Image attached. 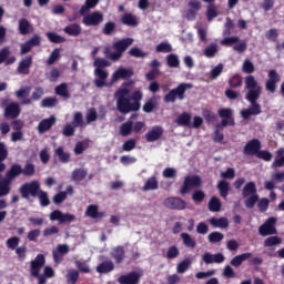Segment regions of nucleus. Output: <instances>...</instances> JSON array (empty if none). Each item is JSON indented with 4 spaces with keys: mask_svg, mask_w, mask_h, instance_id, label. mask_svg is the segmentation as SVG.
<instances>
[{
    "mask_svg": "<svg viewBox=\"0 0 284 284\" xmlns=\"http://www.w3.org/2000/svg\"><path fill=\"white\" fill-rule=\"evenodd\" d=\"M116 101V110L121 114H130V112H139L141 110V101H143V93L141 90L131 91L123 84L114 93Z\"/></svg>",
    "mask_w": 284,
    "mask_h": 284,
    "instance_id": "nucleus-1",
    "label": "nucleus"
},
{
    "mask_svg": "<svg viewBox=\"0 0 284 284\" xmlns=\"http://www.w3.org/2000/svg\"><path fill=\"white\" fill-rule=\"evenodd\" d=\"M245 88L247 91L246 99L251 102V106L241 111V115L243 119L247 120L250 116H256L261 114V104L256 101L261 98V92H263V88L258 85V82L254 78V75H247L245 78Z\"/></svg>",
    "mask_w": 284,
    "mask_h": 284,
    "instance_id": "nucleus-2",
    "label": "nucleus"
},
{
    "mask_svg": "<svg viewBox=\"0 0 284 284\" xmlns=\"http://www.w3.org/2000/svg\"><path fill=\"white\" fill-rule=\"evenodd\" d=\"M45 265V256L43 254L37 255V257L30 263V274L34 278H38V284L48 283V278H52L54 276V270L50 266L44 267V274H41V270Z\"/></svg>",
    "mask_w": 284,
    "mask_h": 284,
    "instance_id": "nucleus-3",
    "label": "nucleus"
},
{
    "mask_svg": "<svg viewBox=\"0 0 284 284\" xmlns=\"http://www.w3.org/2000/svg\"><path fill=\"white\" fill-rule=\"evenodd\" d=\"M132 43H134V39L132 38L122 39L113 44L116 52H112L110 47H106L104 49V54L106 59H111V61H119L120 58L123 57L124 50H126L129 45H132Z\"/></svg>",
    "mask_w": 284,
    "mask_h": 284,
    "instance_id": "nucleus-4",
    "label": "nucleus"
},
{
    "mask_svg": "<svg viewBox=\"0 0 284 284\" xmlns=\"http://www.w3.org/2000/svg\"><path fill=\"white\" fill-rule=\"evenodd\" d=\"M193 85L192 83H181L178 88L171 90L165 97H164V102L165 103H174L178 99L180 101H183L185 99V92L187 90H192Z\"/></svg>",
    "mask_w": 284,
    "mask_h": 284,
    "instance_id": "nucleus-5",
    "label": "nucleus"
},
{
    "mask_svg": "<svg viewBox=\"0 0 284 284\" xmlns=\"http://www.w3.org/2000/svg\"><path fill=\"white\" fill-rule=\"evenodd\" d=\"M203 185V180L199 175H186L183 180L182 187L180 189V194H190L192 190L201 187Z\"/></svg>",
    "mask_w": 284,
    "mask_h": 284,
    "instance_id": "nucleus-6",
    "label": "nucleus"
},
{
    "mask_svg": "<svg viewBox=\"0 0 284 284\" xmlns=\"http://www.w3.org/2000/svg\"><path fill=\"white\" fill-rule=\"evenodd\" d=\"M40 192H41V184L39 183V181L24 183L20 187V194L22 199H30V196H37Z\"/></svg>",
    "mask_w": 284,
    "mask_h": 284,
    "instance_id": "nucleus-7",
    "label": "nucleus"
},
{
    "mask_svg": "<svg viewBox=\"0 0 284 284\" xmlns=\"http://www.w3.org/2000/svg\"><path fill=\"white\" fill-rule=\"evenodd\" d=\"M258 233L261 236H272L276 234V217H268L265 223L260 226Z\"/></svg>",
    "mask_w": 284,
    "mask_h": 284,
    "instance_id": "nucleus-8",
    "label": "nucleus"
},
{
    "mask_svg": "<svg viewBox=\"0 0 284 284\" xmlns=\"http://www.w3.org/2000/svg\"><path fill=\"white\" fill-rule=\"evenodd\" d=\"M50 221H59V223H74L77 216L70 213H63L60 210H55L50 213Z\"/></svg>",
    "mask_w": 284,
    "mask_h": 284,
    "instance_id": "nucleus-9",
    "label": "nucleus"
},
{
    "mask_svg": "<svg viewBox=\"0 0 284 284\" xmlns=\"http://www.w3.org/2000/svg\"><path fill=\"white\" fill-rule=\"evenodd\" d=\"M133 74H134V71H132V69H125V68L121 67L113 72L109 85L112 88V85H114V83H116V81H119L121 79H130V78H132Z\"/></svg>",
    "mask_w": 284,
    "mask_h": 284,
    "instance_id": "nucleus-10",
    "label": "nucleus"
},
{
    "mask_svg": "<svg viewBox=\"0 0 284 284\" xmlns=\"http://www.w3.org/2000/svg\"><path fill=\"white\" fill-rule=\"evenodd\" d=\"M82 23H84V26H99L103 23V13L100 11L85 13L83 16Z\"/></svg>",
    "mask_w": 284,
    "mask_h": 284,
    "instance_id": "nucleus-11",
    "label": "nucleus"
},
{
    "mask_svg": "<svg viewBox=\"0 0 284 284\" xmlns=\"http://www.w3.org/2000/svg\"><path fill=\"white\" fill-rule=\"evenodd\" d=\"M280 81L281 75L278 74V72H276V70H270L268 80H266L265 82V89L267 90V92H272V94H274V92H276V83H280Z\"/></svg>",
    "mask_w": 284,
    "mask_h": 284,
    "instance_id": "nucleus-12",
    "label": "nucleus"
},
{
    "mask_svg": "<svg viewBox=\"0 0 284 284\" xmlns=\"http://www.w3.org/2000/svg\"><path fill=\"white\" fill-rule=\"evenodd\" d=\"M163 205L169 210H185L187 203L181 197H168L164 200Z\"/></svg>",
    "mask_w": 284,
    "mask_h": 284,
    "instance_id": "nucleus-13",
    "label": "nucleus"
},
{
    "mask_svg": "<svg viewBox=\"0 0 284 284\" xmlns=\"http://www.w3.org/2000/svg\"><path fill=\"white\" fill-rule=\"evenodd\" d=\"M161 136H163V126L155 125L145 133L144 139L148 143H154V141H159Z\"/></svg>",
    "mask_w": 284,
    "mask_h": 284,
    "instance_id": "nucleus-14",
    "label": "nucleus"
},
{
    "mask_svg": "<svg viewBox=\"0 0 284 284\" xmlns=\"http://www.w3.org/2000/svg\"><path fill=\"white\" fill-rule=\"evenodd\" d=\"M260 150H261V141H258L257 139H254L246 143L243 152L246 156H254V154H258Z\"/></svg>",
    "mask_w": 284,
    "mask_h": 284,
    "instance_id": "nucleus-15",
    "label": "nucleus"
},
{
    "mask_svg": "<svg viewBox=\"0 0 284 284\" xmlns=\"http://www.w3.org/2000/svg\"><path fill=\"white\" fill-rule=\"evenodd\" d=\"M94 74L95 77H98L94 80L95 88H105V85H108L106 81H108V77H110V73H108V71L103 69H95Z\"/></svg>",
    "mask_w": 284,
    "mask_h": 284,
    "instance_id": "nucleus-16",
    "label": "nucleus"
},
{
    "mask_svg": "<svg viewBox=\"0 0 284 284\" xmlns=\"http://www.w3.org/2000/svg\"><path fill=\"white\" fill-rule=\"evenodd\" d=\"M31 91H32V88L30 87H22L18 91H16L17 99H23L21 101V105H30L32 103V99L28 98L30 97Z\"/></svg>",
    "mask_w": 284,
    "mask_h": 284,
    "instance_id": "nucleus-17",
    "label": "nucleus"
},
{
    "mask_svg": "<svg viewBox=\"0 0 284 284\" xmlns=\"http://www.w3.org/2000/svg\"><path fill=\"white\" fill-rule=\"evenodd\" d=\"M203 263L206 265H211L212 263H223L225 261V255L222 253L212 254L210 252H206L202 256Z\"/></svg>",
    "mask_w": 284,
    "mask_h": 284,
    "instance_id": "nucleus-18",
    "label": "nucleus"
},
{
    "mask_svg": "<svg viewBox=\"0 0 284 284\" xmlns=\"http://www.w3.org/2000/svg\"><path fill=\"white\" fill-rule=\"evenodd\" d=\"M139 281H141V274L136 272H131L118 278V283L120 284H139Z\"/></svg>",
    "mask_w": 284,
    "mask_h": 284,
    "instance_id": "nucleus-19",
    "label": "nucleus"
},
{
    "mask_svg": "<svg viewBox=\"0 0 284 284\" xmlns=\"http://www.w3.org/2000/svg\"><path fill=\"white\" fill-rule=\"evenodd\" d=\"M21 114V106L17 102L9 103L4 109V116L17 119Z\"/></svg>",
    "mask_w": 284,
    "mask_h": 284,
    "instance_id": "nucleus-20",
    "label": "nucleus"
},
{
    "mask_svg": "<svg viewBox=\"0 0 284 284\" xmlns=\"http://www.w3.org/2000/svg\"><path fill=\"white\" fill-rule=\"evenodd\" d=\"M57 123V118L54 115H51L49 119L42 120L38 125V132L39 134H43L44 132H48V130H51L52 125Z\"/></svg>",
    "mask_w": 284,
    "mask_h": 284,
    "instance_id": "nucleus-21",
    "label": "nucleus"
},
{
    "mask_svg": "<svg viewBox=\"0 0 284 284\" xmlns=\"http://www.w3.org/2000/svg\"><path fill=\"white\" fill-rule=\"evenodd\" d=\"M209 223L212 227H219L220 230H227L230 227V220L227 217H211Z\"/></svg>",
    "mask_w": 284,
    "mask_h": 284,
    "instance_id": "nucleus-22",
    "label": "nucleus"
},
{
    "mask_svg": "<svg viewBox=\"0 0 284 284\" xmlns=\"http://www.w3.org/2000/svg\"><path fill=\"white\" fill-rule=\"evenodd\" d=\"M32 65V55H28L26 59L21 60L18 65L19 74H30V68Z\"/></svg>",
    "mask_w": 284,
    "mask_h": 284,
    "instance_id": "nucleus-23",
    "label": "nucleus"
},
{
    "mask_svg": "<svg viewBox=\"0 0 284 284\" xmlns=\"http://www.w3.org/2000/svg\"><path fill=\"white\" fill-rule=\"evenodd\" d=\"M85 216H89L90 219H103L105 213L99 212V205L91 204L87 207Z\"/></svg>",
    "mask_w": 284,
    "mask_h": 284,
    "instance_id": "nucleus-24",
    "label": "nucleus"
},
{
    "mask_svg": "<svg viewBox=\"0 0 284 284\" xmlns=\"http://www.w3.org/2000/svg\"><path fill=\"white\" fill-rule=\"evenodd\" d=\"M220 196L222 199H227V194H230V191L232 190V186H230V182L222 180L216 185Z\"/></svg>",
    "mask_w": 284,
    "mask_h": 284,
    "instance_id": "nucleus-25",
    "label": "nucleus"
},
{
    "mask_svg": "<svg viewBox=\"0 0 284 284\" xmlns=\"http://www.w3.org/2000/svg\"><path fill=\"white\" fill-rule=\"evenodd\" d=\"M121 22L124 26H130L131 28H136V26H139V20L136 19V16L132 13H124L121 17Z\"/></svg>",
    "mask_w": 284,
    "mask_h": 284,
    "instance_id": "nucleus-26",
    "label": "nucleus"
},
{
    "mask_svg": "<svg viewBox=\"0 0 284 284\" xmlns=\"http://www.w3.org/2000/svg\"><path fill=\"white\" fill-rule=\"evenodd\" d=\"M190 267H192V257H186L178 263L176 272L178 274H185Z\"/></svg>",
    "mask_w": 284,
    "mask_h": 284,
    "instance_id": "nucleus-27",
    "label": "nucleus"
},
{
    "mask_svg": "<svg viewBox=\"0 0 284 284\" xmlns=\"http://www.w3.org/2000/svg\"><path fill=\"white\" fill-rule=\"evenodd\" d=\"M19 174H23V169H21V165L16 164L10 168V170L7 172L6 176L9 181H14Z\"/></svg>",
    "mask_w": 284,
    "mask_h": 284,
    "instance_id": "nucleus-28",
    "label": "nucleus"
},
{
    "mask_svg": "<svg viewBox=\"0 0 284 284\" xmlns=\"http://www.w3.org/2000/svg\"><path fill=\"white\" fill-rule=\"evenodd\" d=\"M99 6V0H85V3L80 9L81 17H85L90 12V10H93V8H97Z\"/></svg>",
    "mask_w": 284,
    "mask_h": 284,
    "instance_id": "nucleus-29",
    "label": "nucleus"
},
{
    "mask_svg": "<svg viewBox=\"0 0 284 284\" xmlns=\"http://www.w3.org/2000/svg\"><path fill=\"white\" fill-rule=\"evenodd\" d=\"M247 258H252V253H243L237 255L233 257L230 263L233 267H241V265H243V261H247Z\"/></svg>",
    "mask_w": 284,
    "mask_h": 284,
    "instance_id": "nucleus-30",
    "label": "nucleus"
},
{
    "mask_svg": "<svg viewBox=\"0 0 284 284\" xmlns=\"http://www.w3.org/2000/svg\"><path fill=\"white\" fill-rule=\"evenodd\" d=\"M254 194H256V184L254 182L246 183L242 190L243 199H247V196H253Z\"/></svg>",
    "mask_w": 284,
    "mask_h": 284,
    "instance_id": "nucleus-31",
    "label": "nucleus"
},
{
    "mask_svg": "<svg viewBox=\"0 0 284 284\" xmlns=\"http://www.w3.org/2000/svg\"><path fill=\"white\" fill-rule=\"evenodd\" d=\"M181 239L185 247H190L191 250H194V247H196V240L192 237V235H190L189 233H181Z\"/></svg>",
    "mask_w": 284,
    "mask_h": 284,
    "instance_id": "nucleus-32",
    "label": "nucleus"
},
{
    "mask_svg": "<svg viewBox=\"0 0 284 284\" xmlns=\"http://www.w3.org/2000/svg\"><path fill=\"white\" fill-rule=\"evenodd\" d=\"M32 30V24L28 19H20L19 20V32L20 34H30Z\"/></svg>",
    "mask_w": 284,
    "mask_h": 284,
    "instance_id": "nucleus-33",
    "label": "nucleus"
},
{
    "mask_svg": "<svg viewBox=\"0 0 284 284\" xmlns=\"http://www.w3.org/2000/svg\"><path fill=\"white\" fill-rule=\"evenodd\" d=\"M150 190H159V181L155 176L149 178L142 187V192H150Z\"/></svg>",
    "mask_w": 284,
    "mask_h": 284,
    "instance_id": "nucleus-34",
    "label": "nucleus"
},
{
    "mask_svg": "<svg viewBox=\"0 0 284 284\" xmlns=\"http://www.w3.org/2000/svg\"><path fill=\"white\" fill-rule=\"evenodd\" d=\"M225 239V235L221 232H212L207 235L209 243H212L213 245H216L221 243Z\"/></svg>",
    "mask_w": 284,
    "mask_h": 284,
    "instance_id": "nucleus-35",
    "label": "nucleus"
},
{
    "mask_svg": "<svg viewBox=\"0 0 284 284\" xmlns=\"http://www.w3.org/2000/svg\"><path fill=\"white\" fill-rule=\"evenodd\" d=\"M64 32L70 37H79V34H81V26L78 23L68 26L64 28Z\"/></svg>",
    "mask_w": 284,
    "mask_h": 284,
    "instance_id": "nucleus-36",
    "label": "nucleus"
},
{
    "mask_svg": "<svg viewBox=\"0 0 284 284\" xmlns=\"http://www.w3.org/2000/svg\"><path fill=\"white\" fill-rule=\"evenodd\" d=\"M132 128H134V122L128 121L120 126L121 136H130L132 134Z\"/></svg>",
    "mask_w": 284,
    "mask_h": 284,
    "instance_id": "nucleus-37",
    "label": "nucleus"
},
{
    "mask_svg": "<svg viewBox=\"0 0 284 284\" xmlns=\"http://www.w3.org/2000/svg\"><path fill=\"white\" fill-rule=\"evenodd\" d=\"M220 11L219 8L214 4H209L206 8V19L207 21H212L213 19H216L219 17Z\"/></svg>",
    "mask_w": 284,
    "mask_h": 284,
    "instance_id": "nucleus-38",
    "label": "nucleus"
},
{
    "mask_svg": "<svg viewBox=\"0 0 284 284\" xmlns=\"http://www.w3.org/2000/svg\"><path fill=\"white\" fill-rule=\"evenodd\" d=\"M55 94L63 97V99H70V93L68 92V84L61 83L54 89Z\"/></svg>",
    "mask_w": 284,
    "mask_h": 284,
    "instance_id": "nucleus-39",
    "label": "nucleus"
},
{
    "mask_svg": "<svg viewBox=\"0 0 284 284\" xmlns=\"http://www.w3.org/2000/svg\"><path fill=\"white\" fill-rule=\"evenodd\" d=\"M203 52L204 57H207V59H212L219 53V45L216 43H212L206 49H204Z\"/></svg>",
    "mask_w": 284,
    "mask_h": 284,
    "instance_id": "nucleus-40",
    "label": "nucleus"
},
{
    "mask_svg": "<svg viewBox=\"0 0 284 284\" xmlns=\"http://www.w3.org/2000/svg\"><path fill=\"white\" fill-rule=\"evenodd\" d=\"M210 212H221V200L216 196H213L209 201Z\"/></svg>",
    "mask_w": 284,
    "mask_h": 284,
    "instance_id": "nucleus-41",
    "label": "nucleus"
},
{
    "mask_svg": "<svg viewBox=\"0 0 284 284\" xmlns=\"http://www.w3.org/2000/svg\"><path fill=\"white\" fill-rule=\"evenodd\" d=\"M10 183L12 182L7 180V178L0 181V197L10 194Z\"/></svg>",
    "mask_w": 284,
    "mask_h": 284,
    "instance_id": "nucleus-42",
    "label": "nucleus"
},
{
    "mask_svg": "<svg viewBox=\"0 0 284 284\" xmlns=\"http://www.w3.org/2000/svg\"><path fill=\"white\" fill-rule=\"evenodd\" d=\"M114 270V264L112 262H104L97 267V272L100 274H105L108 272H112Z\"/></svg>",
    "mask_w": 284,
    "mask_h": 284,
    "instance_id": "nucleus-43",
    "label": "nucleus"
},
{
    "mask_svg": "<svg viewBox=\"0 0 284 284\" xmlns=\"http://www.w3.org/2000/svg\"><path fill=\"white\" fill-rule=\"evenodd\" d=\"M219 115L222 119H229V124L234 125V118H232V109H220Z\"/></svg>",
    "mask_w": 284,
    "mask_h": 284,
    "instance_id": "nucleus-44",
    "label": "nucleus"
},
{
    "mask_svg": "<svg viewBox=\"0 0 284 284\" xmlns=\"http://www.w3.org/2000/svg\"><path fill=\"white\" fill-rule=\"evenodd\" d=\"M78 281H79V271L69 270L67 273V283L68 284H77Z\"/></svg>",
    "mask_w": 284,
    "mask_h": 284,
    "instance_id": "nucleus-45",
    "label": "nucleus"
},
{
    "mask_svg": "<svg viewBox=\"0 0 284 284\" xmlns=\"http://www.w3.org/2000/svg\"><path fill=\"white\" fill-rule=\"evenodd\" d=\"M256 68L254 67V63L250 61V59L244 60L242 64V72L245 74H253L255 72Z\"/></svg>",
    "mask_w": 284,
    "mask_h": 284,
    "instance_id": "nucleus-46",
    "label": "nucleus"
},
{
    "mask_svg": "<svg viewBox=\"0 0 284 284\" xmlns=\"http://www.w3.org/2000/svg\"><path fill=\"white\" fill-rule=\"evenodd\" d=\"M88 176V171L84 169H77L72 172V181H83Z\"/></svg>",
    "mask_w": 284,
    "mask_h": 284,
    "instance_id": "nucleus-47",
    "label": "nucleus"
},
{
    "mask_svg": "<svg viewBox=\"0 0 284 284\" xmlns=\"http://www.w3.org/2000/svg\"><path fill=\"white\" fill-rule=\"evenodd\" d=\"M59 59H61V51H59V49H54L51 52V54H50V57L47 61V64L48 65H54V63H57V61H59Z\"/></svg>",
    "mask_w": 284,
    "mask_h": 284,
    "instance_id": "nucleus-48",
    "label": "nucleus"
},
{
    "mask_svg": "<svg viewBox=\"0 0 284 284\" xmlns=\"http://www.w3.org/2000/svg\"><path fill=\"white\" fill-rule=\"evenodd\" d=\"M47 38L51 43H65V38L57 34L55 32H48Z\"/></svg>",
    "mask_w": 284,
    "mask_h": 284,
    "instance_id": "nucleus-49",
    "label": "nucleus"
},
{
    "mask_svg": "<svg viewBox=\"0 0 284 284\" xmlns=\"http://www.w3.org/2000/svg\"><path fill=\"white\" fill-rule=\"evenodd\" d=\"M93 65L95 68V70H102V68H110V62L105 59L102 58H95Z\"/></svg>",
    "mask_w": 284,
    "mask_h": 284,
    "instance_id": "nucleus-50",
    "label": "nucleus"
},
{
    "mask_svg": "<svg viewBox=\"0 0 284 284\" xmlns=\"http://www.w3.org/2000/svg\"><path fill=\"white\" fill-rule=\"evenodd\" d=\"M166 63L169 68H179L180 61L179 55L172 53L166 57Z\"/></svg>",
    "mask_w": 284,
    "mask_h": 284,
    "instance_id": "nucleus-51",
    "label": "nucleus"
},
{
    "mask_svg": "<svg viewBox=\"0 0 284 284\" xmlns=\"http://www.w3.org/2000/svg\"><path fill=\"white\" fill-rule=\"evenodd\" d=\"M55 154L59 156L61 163H68V161H70V155L63 150V148H58L55 150Z\"/></svg>",
    "mask_w": 284,
    "mask_h": 284,
    "instance_id": "nucleus-52",
    "label": "nucleus"
},
{
    "mask_svg": "<svg viewBox=\"0 0 284 284\" xmlns=\"http://www.w3.org/2000/svg\"><path fill=\"white\" fill-rule=\"evenodd\" d=\"M37 196L39 197L42 207H48V205H50V199L48 197V193L40 190Z\"/></svg>",
    "mask_w": 284,
    "mask_h": 284,
    "instance_id": "nucleus-53",
    "label": "nucleus"
},
{
    "mask_svg": "<svg viewBox=\"0 0 284 284\" xmlns=\"http://www.w3.org/2000/svg\"><path fill=\"white\" fill-rule=\"evenodd\" d=\"M244 203L245 206L251 210L252 207H254V205H256V203H258V194L248 195Z\"/></svg>",
    "mask_w": 284,
    "mask_h": 284,
    "instance_id": "nucleus-54",
    "label": "nucleus"
},
{
    "mask_svg": "<svg viewBox=\"0 0 284 284\" xmlns=\"http://www.w3.org/2000/svg\"><path fill=\"white\" fill-rule=\"evenodd\" d=\"M192 199L195 203H203L205 200V192L202 190H196L192 193Z\"/></svg>",
    "mask_w": 284,
    "mask_h": 284,
    "instance_id": "nucleus-55",
    "label": "nucleus"
},
{
    "mask_svg": "<svg viewBox=\"0 0 284 284\" xmlns=\"http://www.w3.org/2000/svg\"><path fill=\"white\" fill-rule=\"evenodd\" d=\"M265 247H272L274 245H281V237L271 236L264 241Z\"/></svg>",
    "mask_w": 284,
    "mask_h": 284,
    "instance_id": "nucleus-56",
    "label": "nucleus"
},
{
    "mask_svg": "<svg viewBox=\"0 0 284 284\" xmlns=\"http://www.w3.org/2000/svg\"><path fill=\"white\" fill-rule=\"evenodd\" d=\"M192 116L187 113L181 114L178 120L176 123L179 125H189L190 128V121H191Z\"/></svg>",
    "mask_w": 284,
    "mask_h": 284,
    "instance_id": "nucleus-57",
    "label": "nucleus"
},
{
    "mask_svg": "<svg viewBox=\"0 0 284 284\" xmlns=\"http://www.w3.org/2000/svg\"><path fill=\"white\" fill-rule=\"evenodd\" d=\"M34 172H36L34 164L30 162H28L22 169V174H24V176H33Z\"/></svg>",
    "mask_w": 284,
    "mask_h": 284,
    "instance_id": "nucleus-58",
    "label": "nucleus"
},
{
    "mask_svg": "<svg viewBox=\"0 0 284 284\" xmlns=\"http://www.w3.org/2000/svg\"><path fill=\"white\" fill-rule=\"evenodd\" d=\"M223 73V63L217 64L211 70V79H219Z\"/></svg>",
    "mask_w": 284,
    "mask_h": 284,
    "instance_id": "nucleus-59",
    "label": "nucleus"
},
{
    "mask_svg": "<svg viewBox=\"0 0 284 284\" xmlns=\"http://www.w3.org/2000/svg\"><path fill=\"white\" fill-rule=\"evenodd\" d=\"M231 88H240V85L243 84V78L239 74H235L233 78L229 81Z\"/></svg>",
    "mask_w": 284,
    "mask_h": 284,
    "instance_id": "nucleus-60",
    "label": "nucleus"
},
{
    "mask_svg": "<svg viewBox=\"0 0 284 284\" xmlns=\"http://www.w3.org/2000/svg\"><path fill=\"white\" fill-rule=\"evenodd\" d=\"M241 38L239 37H229L221 40V45H234V43H240Z\"/></svg>",
    "mask_w": 284,
    "mask_h": 284,
    "instance_id": "nucleus-61",
    "label": "nucleus"
},
{
    "mask_svg": "<svg viewBox=\"0 0 284 284\" xmlns=\"http://www.w3.org/2000/svg\"><path fill=\"white\" fill-rule=\"evenodd\" d=\"M59 103L57 98H45L42 100V108H54Z\"/></svg>",
    "mask_w": 284,
    "mask_h": 284,
    "instance_id": "nucleus-62",
    "label": "nucleus"
},
{
    "mask_svg": "<svg viewBox=\"0 0 284 284\" xmlns=\"http://www.w3.org/2000/svg\"><path fill=\"white\" fill-rule=\"evenodd\" d=\"M156 52H172V44L169 42H161L156 45Z\"/></svg>",
    "mask_w": 284,
    "mask_h": 284,
    "instance_id": "nucleus-63",
    "label": "nucleus"
},
{
    "mask_svg": "<svg viewBox=\"0 0 284 284\" xmlns=\"http://www.w3.org/2000/svg\"><path fill=\"white\" fill-rule=\"evenodd\" d=\"M233 50L235 52H239V54H243V52H245V50H247V41L246 40H242L239 44H235L233 47Z\"/></svg>",
    "mask_w": 284,
    "mask_h": 284,
    "instance_id": "nucleus-64",
    "label": "nucleus"
}]
</instances>
